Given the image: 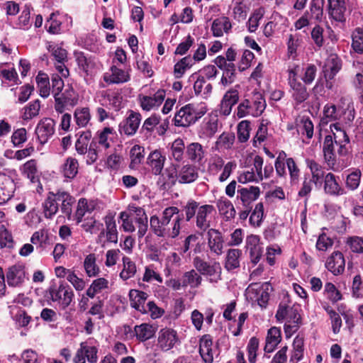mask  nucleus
Returning a JSON list of instances; mask_svg holds the SVG:
<instances>
[{"label":"nucleus","instance_id":"f257e3e1","mask_svg":"<svg viewBox=\"0 0 363 363\" xmlns=\"http://www.w3.org/2000/svg\"><path fill=\"white\" fill-rule=\"evenodd\" d=\"M182 220L183 216L179 214V208L170 206L162 211L161 217L152 216L150 219V225L152 231L156 236L174 239L180 233Z\"/></svg>","mask_w":363,"mask_h":363},{"label":"nucleus","instance_id":"f03ea898","mask_svg":"<svg viewBox=\"0 0 363 363\" xmlns=\"http://www.w3.org/2000/svg\"><path fill=\"white\" fill-rule=\"evenodd\" d=\"M332 135L325 136L323 151L324 158L328 166H334L337 155L343 156L348 152L349 138L345 130L337 123L330 125Z\"/></svg>","mask_w":363,"mask_h":363},{"label":"nucleus","instance_id":"7ed1b4c3","mask_svg":"<svg viewBox=\"0 0 363 363\" xmlns=\"http://www.w3.org/2000/svg\"><path fill=\"white\" fill-rule=\"evenodd\" d=\"M165 97L164 89L145 85L138 96V101L143 111L149 112L157 110L164 101Z\"/></svg>","mask_w":363,"mask_h":363},{"label":"nucleus","instance_id":"20e7f679","mask_svg":"<svg viewBox=\"0 0 363 363\" xmlns=\"http://www.w3.org/2000/svg\"><path fill=\"white\" fill-rule=\"evenodd\" d=\"M275 317L279 322L285 321L284 332L286 338L291 337L299 328L301 315L296 307L280 303Z\"/></svg>","mask_w":363,"mask_h":363},{"label":"nucleus","instance_id":"39448f33","mask_svg":"<svg viewBox=\"0 0 363 363\" xmlns=\"http://www.w3.org/2000/svg\"><path fill=\"white\" fill-rule=\"evenodd\" d=\"M206 112L207 108L203 105L186 104L175 113L174 124L177 127H189L203 116Z\"/></svg>","mask_w":363,"mask_h":363},{"label":"nucleus","instance_id":"423d86ee","mask_svg":"<svg viewBox=\"0 0 363 363\" xmlns=\"http://www.w3.org/2000/svg\"><path fill=\"white\" fill-rule=\"evenodd\" d=\"M266 108V102L259 93L253 95L252 99H245L238 106L235 116L242 118L247 116L258 117Z\"/></svg>","mask_w":363,"mask_h":363},{"label":"nucleus","instance_id":"0eeeda50","mask_svg":"<svg viewBox=\"0 0 363 363\" xmlns=\"http://www.w3.org/2000/svg\"><path fill=\"white\" fill-rule=\"evenodd\" d=\"M47 298L55 303L60 309H66L74 298V292L69 285L61 282L58 286H52L47 291Z\"/></svg>","mask_w":363,"mask_h":363},{"label":"nucleus","instance_id":"6e6552de","mask_svg":"<svg viewBox=\"0 0 363 363\" xmlns=\"http://www.w3.org/2000/svg\"><path fill=\"white\" fill-rule=\"evenodd\" d=\"M298 72L299 67L295 65L290 66L287 70V80L291 96L297 104L303 103L308 98L306 87L298 80Z\"/></svg>","mask_w":363,"mask_h":363},{"label":"nucleus","instance_id":"1a4fd4ad","mask_svg":"<svg viewBox=\"0 0 363 363\" xmlns=\"http://www.w3.org/2000/svg\"><path fill=\"white\" fill-rule=\"evenodd\" d=\"M272 287L269 283H252L245 290L246 298L252 303H257L261 308H265L269 299Z\"/></svg>","mask_w":363,"mask_h":363},{"label":"nucleus","instance_id":"9d476101","mask_svg":"<svg viewBox=\"0 0 363 363\" xmlns=\"http://www.w3.org/2000/svg\"><path fill=\"white\" fill-rule=\"evenodd\" d=\"M193 264L201 274L206 277L210 283L216 284L221 279L222 268L219 262L210 263L197 256L194 258Z\"/></svg>","mask_w":363,"mask_h":363},{"label":"nucleus","instance_id":"9b49d317","mask_svg":"<svg viewBox=\"0 0 363 363\" xmlns=\"http://www.w3.org/2000/svg\"><path fill=\"white\" fill-rule=\"evenodd\" d=\"M263 158L259 155H256L253 159L252 167L238 172V182L242 184L247 183L258 184L262 182L263 180Z\"/></svg>","mask_w":363,"mask_h":363},{"label":"nucleus","instance_id":"f8f14e48","mask_svg":"<svg viewBox=\"0 0 363 363\" xmlns=\"http://www.w3.org/2000/svg\"><path fill=\"white\" fill-rule=\"evenodd\" d=\"M130 79L131 68L128 65H112L103 74V80L107 84H121L128 82Z\"/></svg>","mask_w":363,"mask_h":363},{"label":"nucleus","instance_id":"ddd939ff","mask_svg":"<svg viewBox=\"0 0 363 363\" xmlns=\"http://www.w3.org/2000/svg\"><path fill=\"white\" fill-rule=\"evenodd\" d=\"M99 103L104 106H111L119 110L122 106L123 96L119 90H104L96 94Z\"/></svg>","mask_w":363,"mask_h":363},{"label":"nucleus","instance_id":"4468645a","mask_svg":"<svg viewBox=\"0 0 363 363\" xmlns=\"http://www.w3.org/2000/svg\"><path fill=\"white\" fill-rule=\"evenodd\" d=\"M128 116L119 125V131L121 134L128 136L135 135L139 128L142 120V116L139 112L129 110Z\"/></svg>","mask_w":363,"mask_h":363},{"label":"nucleus","instance_id":"2eb2a0df","mask_svg":"<svg viewBox=\"0 0 363 363\" xmlns=\"http://www.w3.org/2000/svg\"><path fill=\"white\" fill-rule=\"evenodd\" d=\"M245 247L246 250L249 252L250 263L252 264V267H254L260 261L263 253V247L260 242V238L255 235L247 236Z\"/></svg>","mask_w":363,"mask_h":363},{"label":"nucleus","instance_id":"dca6fc26","mask_svg":"<svg viewBox=\"0 0 363 363\" xmlns=\"http://www.w3.org/2000/svg\"><path fill=\"white\" fill-rule=\"evenodd\" d=\"M167 158L164 150L155 149L149 153L147 157V164L151 173L154 175H160L164 167Z\"/></svg>","mask_w":363,"mask_h":363},{"label":"nucleus","instance_id":"f3484780","mask_svg":"<svg viewBox=\"0 0 363 363\" xmlns=\"http://www.w3.org/2000/svg\"><path fill=\"white\" fill-rule=\"evenodd\" d=\"M49 50L55 60V67L62 77H67L69 70L65 63L67 61V52L59 45H50Z\"/></svg>","mask_w":363,"mask_h":363},{"label":"nucleus","instance_id":"a211bd4d","mask_svg":"<svg viewBox=\"0 0 363 363\" xmlns=\"http://www.w3.org/2000/svg\"><path fill=\"white\" fill-rule=\"evenodd\" d=\"M26 279L25 266L17 263L9 267L6 270V279L8 285L12 287L21 286Z\"/></svg>","mask_w":363,"mask_h":363},{"label":"nucleus","instance_id":"6ab92c4d","mask_svg":"<svg viewBox=\"0 0 363 363\" xmlns=\"http://www.w3.org/2000/svg\"><path fill=\"white\" fill-rule=\"evenodd\" d=\"M179 342L177 331L172 328H162L158 333L157 347L162 351L167 352L172 349Z\"/></svg>","mask_w":363,"mask_h":363},{"label":"nucleus","instance_id":"aec40b11","mask_svg":"<svg viewBox=\"0 0 363 363\" xmlns=\"http://www.w3.org/2000/svg\"><path fill=\"white\" fill-rule=\"evenodd\" d=\"M55 109L59 113H63L68 106H74L77 103L74 91L72 88L66 89L63 92L55 94Z\"/></svg>","mask_w":363,"mask_h":363},{"label":"nucleus","instance_id":"412c9836","mask_svg":"<svg viewBox=\"0 0 363 363\" xmlns=\"http://www.w3.org/2000/svg\"><path fill=\"white\" fill-rule=\"evenodd\" d=\"M186 155L193 164L200 165L206 160L207 150L201 143L193 142L186 147Z\"/></svg>","mask_w":363,"mask_h":363},{"label":"nucleus","instance_id":"4be33fe9","mask_svg":"<svg viewBox=\"0 0 363 363\" xmlns=\"http://www.w3.org/2000/svg\"><path fill=\"white\" fill-rule=\"evenodd\" d=\"M16 190L14 180L9 175L0 172V206L7 203Z\"/></svg>","mask_w":363,"mask_h":363},{"label":"nucleus","instance_id":"5701e85b","mask_svg":"<svg viewBox=\"0 0 363 363\" xmlns=\"http://www.w3.org/2000/svg\"><path fill=\"white\" fill-rule=\"evenodd\" d=\"M55 133V121L45 118L38 123L35 128V133L40 144H45Z\"/></svg>","mask_w":363,"mask_h":363},{"label":"nucleus","instance_id":"b1692460","mask_svg":"<svg viewBox=\"0 0 363 363\" xmlns=\"http://www.w3.org/2000/svg\"><path fill=\"white\" fill-rule=\"evenodd\" d=\"M260 193V188L257 186L238 187L237 199L241 202L244 207L249 208L254 201L258 199Z\"/></svg>","mask_w":363,"mask_h":363},{"label":"nucleus","instance_id":"393cba45","mask_svg":"<svg viewBox=\"0 0 363 363\" xmlns=\"http://www.w3.org/2000/svg\"><path fill=\"white\" fill-rule=\"evenodd\" d=\"M218 118L216 115H209L206 117L200 125L198 135L200 138H212L218 131Z\"/></svg>","mask_w":363,"mask_h":363},{"label":"nucleus","instance_id":"a878e982","mask_svg":"<svg viewBox=\"0 0 363 363\" xmlns=\"http://www.w3.org/2000/svg\"><path fill=\"white\" fill-rule=\"evenodd\" d=\"M325 266L335 276L342 274L345 267L342 253L339 251L333 252L326 259Z\"/></svg>","mask_w":363,"mask_h":363},{"label":"nucleus","instance_id":"bb28decb","mask_svg":"<svg viewBox=\"0 0 363 363\" xmlns=\"http://www.w3.org/2000/svg\"><path fill=\"white\" fill-rule=\"evenodd\" d=\"M216 348L209 335H205L200 339L199 354L204 363H213Z\"/></svg>","mask_w":363,"mask_h":363},{"label":"nucleus","instance_id":"cd10ccee","mask_svg":"<svg viewBox=\"0 0 363 363\" xmlns=\"http://www.w3.org/2000/svg\"><path fill=\"white\" fill-rule=\"evenodd\" d=\"M215 212V208L210 204H204L198 208L196 216V224L201 230H206L210 227L209 216Z\"/></svg>","mask_w":363,"mask_h":363},{"label":"nucleus","instance_id":"c85d7f7f","mask_svg":"<svg viewBox=\"0 0 363 363\" xmlns=\"http://www.w3.org/2000/svg\"><path fill=\"white\" fill-rule=\"evenodd\" d=\"M104 222L106 229L100 233L99 239L101 240L103 237L106 236L107 242L117 243L118 233L113 216L111 214L107 215L104 218Z\"/></svg>","mask_w":363,"mask_h":363},{"label":"nucleus","instance_id":"c756f323","mask_svg":"<svg viewBox=\"0 0 363 363\" xmlns=\"http://www.w3.org/2000/svg\"><path fill=\"white\" fill-rule=\"evenodd\" d=\"M115 136L113 128L106 127L102 130H98L96 135L93 138L92 144H98V148L106 150L110 147L111 143ZM97 148V147H96Z\"/></svg>","mask_w":363,"mask_h":363},{"label":"nucleus","instance_id":"7c9ffc66","mask_svg":"<svg viewBox=\"0 0 363 363\" xmlns=\"http://www.w3.org/2000/svg\"><path fill=\"white\" fill-rule=\"evenodd\" d=\"M207 236L208 247L211 252L216 255H222L224 240L221 233L218 230L211 228L207 233Z\"/></svg>","mask_w":363,"mask_h":363},{"label":"nucleus","instance_id":"2f4dec72","mask_svg":"<svg viewBox=\"0 0 363 363\" xmlns=\"http://www.w3.org/2000/svg\"><path fill=\"white\" fill-rule=\"evenodd\" d=\"M189 82H194V90L196 95H201L203 98H207L212 92L211 84L207 82V80L203 79L196 73H193L189 78Z\"/></svg>","mask_w":363,"mask_h":363},{"label":"nucleus","instance_id":"473e14b6","mask_svg":"<svg viewBox=\"0 0 363 363\" xmlns=\"http://www.w3.org/2000/svg\"><path fill=\"white\" fill-rule=\"evenodd\" d=\"M176 177L180 184H190L197 179L199 173L195 166L186 164L178 170Z\"/></svg>","mask_w":363,"mask_h":363},{"label":"nucleus","instance_id":"72a5a7b5","mask_svg":"<svg viewBox=\"0 0 363 363\" xmlns=\"http://www.w3.org/2000/svg\"><path fill=\"white\" fill-rule=\"evenodd\" d=\"M130 306L143 314L147 313V307L145 305L147 299V293L137 289H131L129 291Z\"/></svg>","mask_w":363,"mask_h":363},{"label":"nucleus","instance_id":"f704fd0d","mask_svg":"<svg viewBox=\"0 0 363 363\" xmlns=\"http://www.w3.org/2000/svg\"><path fill=\"white\" fill-rule=\"evenodd\" d=\"M342 67V63L340 59L336 54L330 55L323 66V72L325 77L329 79H332L340 70Z\"/></svg>","mask_w":363,"mask_h":363},{"label":"nucleus","instance_id":"c9c22d12","mask_svg":"<svg viewBox=\"0 0 363 363\" xmlns=\"http://www.w3.org/2000/svg\"><path fill=\"white\" fill-rule=\"evenodd\" d=\"M341 108L333 104L325 105L323 111V116L320 121V125L325 126L329 122L337 121L341 118Z\"/></svg>","mask_w":363,"mask_h":363},{"label":"nucleus","instance_id":"e433bc0d","mask_svg":"<svg viewBox=\"0 0 363 363\" xmlns=\"http://www.w3.org/2000/svg\"><path fill=\"white\" fill-rule=\"evenodd\" d=\"M216 207L220 215L225 220H231L235 216L236 211L233 203L225 197H220L216 201Z\"/></svg>","mask_w":363,"mask_h":363},{"label":"nucleus","instance_id":"4c0bfd02","mask_svg":"<svg viewBox=\"0 0 363 363\" xmlns=\"http://www.w3.org/2000/svg\"><path fill=\"white\" fill-rule=\"evenodd\" d=\"M307 167L311 173V179H309L316 186H320L323 179H325V172L323 167L313 160H306Z\"/></svg>","mask_w":363,"mask_h":363},{"label":"nucleus","instance_id":"58836bf2","mask_svg":"<svg viewBox=\"0 0 363 363\" xmlns=\"http://www.w3.org/2000/svg\"><path fill=\"white\" fill-rule=\"evenodd\" d=\"M157 328L152 324L142 323L135 325L134 330L132 332L133 335L140 342H145L151 339L155 334Z\"/></svg>","mask_w":363,"mask_h":363},{"label":"nucleus","instance_id":"ea45409f","mask_svg":"<svg viewBox=\"0 0 363 363\" xmlns=\"http://www.w3.org/2000/svg\"><path fill=\"white\" fill-rule=\"evenodd\" d=\"M79 171L78 160L72 157L65 159L60 167V172L66 180L73 179Z\"/></svg>","mask_w":363,"mask_h":363},{"label":"nucleus","instance_id":"a19ab883","mask_svg":"<svg viewBox=\"0 0 363 363\" xmlns=\"http://www.w3.org/2000/svg\"><path fill=\"white\" fill-rule=\"evenodd\" d=\"M324 190L326 194L332 196H340L344 194V189L337 182V177L330 172L325 174Z\"/></svg>","mask_w":363,"mask_h":363},{"label":"nucleus","instance_id":"79ce46f5","mask_svg":"<svg viewBox=\"0 0 363 363\" xmlns=\"http://www.w3.org/2000/svg\"><path fill=\"white\" fill-rule=\"evenodd\" d=\"M231 28L230 19L228 17L221 16L213 21L211 29L214 37H221L224 33H228Z\"/></svg>","mask_w":363,"mask_h":363},{"label":"nucleus","instance_id":"37998d69","mask_svg":"<svg viewBox=\"0 0 363 363\" xmlns=\"http://www.w3.org/2000/svg\"><path fill=\"white\" fill-rule=\"evenodd\" d=\"M78 69L82 74L91 75L95 68V62L91 57H86L84 53L79 52L76 56Z\"/></svg>","mask_w":363,"mask_h":363},{"label":"nucleus","instance_id":"c03bdc74","mask_svg":"<svg viewBox=\"0 0 363 363\" xmlns=\"http://www.w3.org/2000/svg\"><path fill=\"white\" fill-rule=\"evenodd\" d=\"M281 340V333L279 328H271L267 333L264 346L265 352H272Z\"/></svg>","mask_w":363,"mask_h":363},{"label":"nucleus","instance_id":"a18cd8bd","mask_svg":"<svg viewBox=\"0 0 363 363\" xmlns=\"http://www.w3.org/2000/svg\"><path fill=\"white\" fill-rule=\"evenodd\" d=\"M329 13L335 21H342L346 11L344 0H328Z\"/></svg>","mask_w":363,"mask_h":363},{"label":"nucleus","instance_id":"49530a36","mask_svg":"<svg viewBox=\"0 0 363 363\" xmlns=\"http://www.w3.org/2000/svg\"><path fill=\"white\" fill-rule=\"evenodd\" d=\"M242 251L239 249H229L227 252L225 268L228 271H231L240 267V257Z\"/></svg>","mask_w":363,"mask_h":363},{"label":"nucleus","instance_id":"de8ad7c7","mask_svg":"<svg viewBox=\"0 0 363 363\" xmlns=\"http://www.w3.org/2000/svg\"><path fill=\"white\" fill-rule=\"evenodd\" d=\"M202 277L196 270L191 269L185 272L182 279L183 286H190L191 288H198L202 282Z\"/></svg>","mask_w":363,"mask_h":363},{"label":"nucleus","instance_id":"09e8293b","mask_svg":"<svg viewBox=\"0 0 363 363\" xmlns=\"http://www.w3.org/2000/svg\"><path fill=\"white\" fill-rule=\"evenodd\" d=\"M184 150L186 147L184 140L180 138L175 139L170 146V158L177 162H182L184 159Z\"/></svg>","mask_w":363,"mask_h":363},{"label":"nucleus","instance_id":"8fccbe9b","mask_svg":"<svg viewBox=\"0 0 363 363\" xmlns=\"http://www.w3.org/2000/svg\"><path fill=\"white\" fill-rule=\"evenodd\" d=\"M122 261L123 269L120 272L119 277L122 280L127 281L135 275L137 272V267L135 262H133L128 257L124 256Z\"/></svg>","mask_w":363,"mask_h":363},{"label":"nucleus","instance_id":"3c124183","mask_svg":"<svg viewBox=\"0 0 363 363\" xmlns=\"http://www.w3.org/2000/svg\"><path fill=\"white\" fill-rule=\"evenodd\" d=\"M269 121L267 119L262 118L257 130V133L252 138V145L255 147H258L262 143H264L268 136L267 126Z\"/></svg>","mask_w":363,"mask_h":363},{"label":"nucleus","instance_id":"603ef678","mask_svg":"<svg viewBox=\"0 0 363 363\" xmlns=\"http://www.w3.org/2000/svg\"><path fill=\"white\" fill-rule=\"evenodd\" d=\"M145 157V148L139 145H135L130 151V168L135 169L138 167Z\"/></svg>","mask_w":363,"mask_h":363},{"label":"nucleus","instance_id":"864d4df0","mask_svg":"<svg viewBox=\"0 0 363 363\" xmlns=\"http://www.w3.org/2000/svg\"><path fill=\"white\" fill-rule=\"evenodd\" d=\"M95 208L96 203L94 201H88L86 199H80L76 211L77 222L80 223L85 214L86 213H91Z\"/></svg>","mask_w":363,"mask_h":363},{"label":"nucleus","instance_id":"5fc2aeb1","mask_svg":"<svg viewBox=\"0 0 363 363\" xmlns=\"http://www.w3.org/2000/svg\"><path fill=\"white\" fill-rule=\"evenodd\" d=\"M108 281L103 277L98 278L92 281L91 285L86 291L88 297L94 298L95 296L101 293L103 290L108 289Z\"/></svg>","mask_w":363,"mask_h":363},{"label":"nucleus","instance_id":"6e6d98bb","mask_svg":"<svg viewBox=\"0 0 363 363\" xmlns=\"http://www.w3.org/2000/svg\"><path fill=\"white\" fill-rule=\"evenodd\" d=\"M77 135V140L75 143V149L78 154L84 155L87 152V146L91 138V133L90 130L79 132Z\"/></svg>","mask_w":363,"mask_h":363},{"label":"nucleus","instance_id":"4d7b16f0","mask_svg":"<svg viewBox=\"0 0 363 363\" xmlns=\"http://www.w3.org/2000/svg\"><path fill=\"white\" fill-rule=\"evenodd\" d=\"M194 64L193 59H191L190 55L182 58L174 66V75L175 78H182L186 71L189 69Z\"/></svg>","mask_w":363,"mask_h":363},{"label":"nucleus","instance_id":"13d9d810","mask_svg":"<svg viewBox=\"0 0 363 363\" xmlns=\"http://www.w3.org/2000/svg\"><path fill=\"white\" fill-rule=\"evenodd\" d=\"M37 88L40 96L47 98L50 94V86L47 74L40 72L36 76Z\"/></svg>","mask_w":363,"mask_h":363},{"label":"nucleus","instance_id":"bf43d9fd","mask_svg":"<svg viewBox=\"0 0 363 363\" xmlns=\"http://www.w3.org/2000/svg\"><path fill=\"white\" fill-rule=\"evenodd\" d=\"M235 135L230 133H223L215 143V149L218 151L229 150L235 142Z\"/></svg>","mask_w":363,"mask_h":363},{"label":"nucleus","instance_id":"052dcab7","mask_svg":"<svg viewBox=\"0 0 363 363\" xmlns=\"http://www.w3.org/2000/svg\"><path fill=\"white\" fill-rule=\"evenodd\" d=\"M84 268L89 277H96L100 273V269L96 264V258L94 254H89L85 257Z\"/></svg>","mask_w":363,"mask_h":363},{"label":"nucleus","instance_id":"680f3d73","mask_svg":"<svg viewBox=\"0 0 363 363\" xmlns=\"http://www.w3.org/2000/svg\"><path fill=\"white\" fill-rule=\"evenodd\" d=\"M74 118L79 128L86 127L91 120L89 108L86 107L77 108L74 113Z\"/></svg>","mask_w":363,"mask_h":363},{"label":"nucleus","instance_id":"e2e57ef3","mask_svg":"<svg viewBox=\"0 0 363 363\" xmlns=\"http://www.w3.org/2000/svg\"><path fill=\"white\" fill-rule=\"evenodd\" d=\"M264 13V9L262 7H259L252 12L247 23V30L249 32L254 33L257 30L259 21L262 19Z\"/></svg>","mask_w":363,"mask_h":363},{"label":"nucleus","instance_id":"0e129e2a","mask_svg":"<svg viewBox=\"0 0 363 363\" xmlns=\"http://www.w3.org/2000/svg\"><path fill=\"white\" fill-rule=\"evenodd\" d=\"M10 308L11 315L18 326L25 327L30 323V317L26 314L24 310L16 306H11Z\"/></svg>","mask_w":363,"mask_h":363},{"label":"nucleus","instance_id":"69168bd1","mask_svg":"<svg viewBox=\"0 0 363 363\" xmlns=\"http://www.w3.org/2000/svg\"><path fill=\"white\" fill-rule=\"evenodd\" d=\"M40 109V101L36 99L30 102L22 109L21 117L23 120L27 121L37 116Z\"/></svg>","mask_w":363,"mask_h":363},{"label":"nucleus","instance_id":"338daca9","mask_svg":"<svg viewBox=\"0 0 363 363\" xmlns=\"http://www.w3.org/2000/svg\"><path fill=\"white\" fill-rule=\"evenodd\" d=\"M21 171L32 182H35L38 177L36 161L34 160L27 161L21 168Z\"/></svg>","mask_w":363,"mask_h":363},{"label":"nucleus","instance_id":"774afa93","mask_svg":"<svg viewBox=\"0 0 363 363\" xmlns=\"http://www.w3.org/2000/svg\"><path fill=\"white\" fill-rule=\"evenodd\" d=\"M250 122L247 120L240 121L237 126L238 140L240 143L247 142L250 135Z\"/></svg>","mask_w":363,"mask_h":363}]
</instances>
